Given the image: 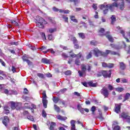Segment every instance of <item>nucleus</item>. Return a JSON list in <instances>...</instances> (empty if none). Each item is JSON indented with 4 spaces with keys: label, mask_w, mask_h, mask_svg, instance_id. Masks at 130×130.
<instances>
[{
    "label": "nucleus",
    "mask_w": 130,
    "mask_h": 130,
    "mask_svg": "<svg viewBox=\"0 0 130 130\" xmlns=\"http://www.w3.org/2000/svg\"><path fill=\"white\" fill-rule=\"evenodd\" d=\"M56 126V123L54 122H51L50 125L49 129L54 130V128Z\"/></svg>",
    "instance_id": "2eb2a0df"
},
{
    "label": "nucleus",
    "mask_w": 130,
    "mask_h": 130,
    "mask_svg": "<svg viewBox=\"0 0 130 130\" xmlns=\"http://www.w3.org/2000/svg\"><path fill=\"white\" fill-rule=\"evenodd\" d=\"M75 122H76V121L74 120H72L71 121L70 123L71 125V128L76 127V125L75 124Z\"/></svg>",
    "instance_id": "473e14b6"
},
{
    "label": "nucleus",
    "mask_w": 130,
    "mask_h": 130,
    "mask_svg": "<svg viewBox=\"0 0 130 130\" xmlns=\"http://www.w3.org/2000/svg\"><path fill=\"white\" fill-rule=\"evenodd\" d=\"M11 108L12 109H16V104L14 102H11Z\"/></svg>",
    "instance_id": "c9c22d12"
},
{
    "label": "nucleus",
    "mask_w": 130,
    "mask_h": 130,
    "mask_svg": "<svg viewBox=\"0 0 130 130\" xmlns=\"http://www.w3.org/2000/svg\"><path fill=\"white\" fill-rule=\"evenodd\" d=\"M101 10H103V9H109L110 11H113L114 10V7L117 8L118 7V4L116 3H113L112 4H107V3H105L104 4L100 5Z\"/></svg>",
    "instance_id": "f03ea898"
},
{
    "label": "nucleus",
    "mask_w": 130,
    "mask_h": 130,
    "mask_svg": "<svg viewBox=\"0 0 130 130\" xmlns=\"http://www.w3.org/2000/svg\"><path fill=\"white\" fill-rule=\"evenodd\" d=\"M102 72L104 78H110L111 77V71H103Z\"/></svg>",
    "instance_id": "0eeeda50"
},
{
    "label": "nucleus",
    "mask_w": 130,
    "mask_h": 130,
    "mask_svg": "<svg viewBox=\"0 0 130 130\" xmlns=\"http://www.w3.org/2000/svg\"><path fill=\"white\" fill-rule=\"evenodd\" d=\"M111 24H112V25H113V24H114V22H115V21H116V17H115V15H112L111 17Z\"/></svg>",
    "instance_id": "b1692460"
},
{
    "label": "nucleus",
    "mask_w": 130,
    "mask_h": 130,
    "mask_svg": "<svg viewBox=\"0 0 130 130\" xmlns=\"http://www.w3.org/2000/svg\"><path fill=\"white\" fill-rule=\"evenodd\" d=\"M24 106L28 109H31V107H30V105H28V103H25Z\"/></svg>",
    "instance_id": "4d7b16f0"
},
{
    "label": "nucleus",
    "mask_w": 130,
    "mask_h": 130,
    "mask_svg": "<svg viewBox=\"0 0 130 130\" xmlns=\"http://www.w3.org/2000/svg\"><path fill=\"white\" fill-rule=\"evenodd\" d=\"M48 38L49 40H53V36H52V35H49Z\"/></svg>",
    "instance_id": "6e6d98bb"
},
{
    "label": "nucleus",
    "mask_w": 130,
    "mask_h": 130,
    "mask_svg": "<svg viewBox=\"0 0 130 130\" xmlns=\"http://www.w3.org/2000/svg\"><path fill=\"white\" fill-rule=\"evenodd\" d=\"M81 70L83 73H86V71H87V66H86V64H81Z\"/></svg>",
    "instance_id": "6ab92c4d"
},
{
    "label": "nucleus",
    "mask_w": 130,
    "mask_h": 130,
    "mask_svg": "<svg viewBox=\"0 0 130 130\" xmlns=\"http://www.w3.org/2000/svg\"><path fill=\"white\" fill-rule=\"evenodd\" d=\"M18 92L16 90H9V95H17Z\"/></svg>",
    "instance_id": "5701e85b"
},
{
    "label": "nucleus",
    "mask_w": 130,
    "mask_h": 130,
    "mask_svg": "<svg viewBox=\"0 0 130 130\" xmlns=\"http://www.w3.org/2000/svg\"><path fill=\"white\" fill-rule=\"evenodd\" d=\"M108 89L110 90V91H112V90H113V86L109 84L108 85Z\"/></svg>",
    "instance_id": "680f3d73"
},
{
    "label": "nucleus",
    "mask_w": 130,
    "mask_h": 130,
    "mask_svg": "<svg viewBox=\"0 0 130 130\" xmlns=\"http://www.w3.org/2000/svg\"><path fill=\"white\" fill-rule=\"evenodd\" d=\"M105 36H106L107 38L108 39L109 41H110V42H113V38L111 36L109 35V34L106 35Z\"/></svg>",
    "instance_id": "a878e982"
},
{
    "label": "nucleus",
    "mask_w": 130,
    "mask_h": 130,
    "mask_svg": "<svg viewBox=\"0 0 130 130\" xmlns=\"http://www.w3.org/2000/svg\"><path fill=\"white\" fill-rule=\"evenodd\" d=\"M11 45H19V42H12L10 43Z\"/></svg>",
    "instance_id": "09e8293b"
},
{
    "label": "nucleus",
    "mask_w": 130,
    "mask_h": 130,
    "mask_svg": "<svg viewBox=\"0 0 130 130\" xmlns=\"http://www.w3.org/2000/svg\"><path fill=\"white\" fill-rule=\"evenodd\" d=\"M75 64H76V66H80L81 64V61H80L79 59H76L75 61Z\"/></svg>",
    "instance_id": "f704fd0d"
},
{
    "label": "nucleus",
    "mask_w": 130,
    "mask_h": 130,
    "mask_svg": "<svg viewBox=\"0 0 130 130\" xmlns=\"http://www.w3.org/2000/svg\"><path fill=\"white\" fill-rule=\"evenodd\" d=\"M41 61L43 63H45L46 64H50L51 63V61L46 58H43Z\"/></svg>",
    "instance_id": "9b49d317"
},
{
    "label": "nucleus",
    "mask_w": 130,
    "mask_h": 130,
    "mask_svg": "<svg viewBox=\"0 0 130 130\" xmlns=\"http://www.w3.org/2000/svg\"><path fill=\"white\" fill-rule=\"evenodd\" d=\"M96 75V77H98V78H99V77H101V76L102 75V72H99V73L95 74Z\"/></svg>",
    "instance_id": "69168bd1"
},
{
    "label": "nucleus",
    "mask_w": 130,
    "mask_h": 130,
    "mask_svg": "<svg viewBox=\"0 0 130 130\" xmlns=\"http://www.w3.org/2000/svg\"><path fill=\"white\" fill-rule=\"evenodd\" d=\"M42 114L43 117H46V116H47L46 112H45L44 110L42 111Z\"/></svg>",
    "instance_id": "de8ad7c7"
},
{
    "label": "nucleus",
    "mask_w": 130,
    "mask_h": 130,
    "mask_svg": "<svg viewBox=\"0 0 130 130\" xmlns=\"http://www.w3.org/2000/svg\"><path fill=\"white\" fill-rule=\"evenodd\" d=\"M80 24H81L82 25H83L84 28H87L88 26H87V24H86V23H85V22L84 21H81Z\"/></svg>",
    "instance_id": "5fc2aeb1"
},
{
    "label": "nucleus",
    "mask_w": 130,
    "mask_h": 130,
    "mask_svg": "<svg viewBox=\"0 0 130 130\" xmlns=\"http://www.w3.org/2000/svg\"><path fill=\"white\" fill-rule=\"evenodd\" d=\"M11 23L14 26H19V23L15 20H12Z\"/></svg>",
    "instance_id": "ea45409f"
},
{
    "label": "nucleus",
    "mask_w": 130,
    "mask_h": 130,
    "mask_svg": "<svg viewBox=\"0 0 130 130\" xmlns=\"http://www.w3.org/2000/svg\"><path fill=\"white\" fill-rule=\"evenodd\" d=\"M64 74L66 76H70V75L72 74V71L70 70L67 71L66 72H64Z\"/></svg>",
    "instance_id": "a19ab883"
},
{
    "label": "nucleus",
    "mask_w": 130,
    "mask_h": 130,
    "mask_svg": "<svg viewBox=\"0 0 130 130\" xmlns=\"http://www.w3.org/2000/svg\"><path fill=\"white\" fill-rule=\"evenodd\" d=\"M72 40L74 44H77L78 40H77V39L76 38V37H73L72 38Z\"/></svg>",
    "instance_id": "e433bc0d"
},
{
    "label": "nucleus",
    "mask_w": 130,
    "mask_h": 130,
    "mask_svg": "<svg viewBox=\"0 0 130 130\" xmlns=\"http://www.w3.org/2000/svg\"><path fill=\"white\" fill-rule=\"evenodd\" d=\"M37 76L38 77H39V78H41V79H43V78H44V75L41 73H38Z\"/></svg>",
    "instance_id": "a18cd8bd"
},
{
    "label": "nucleus",
    "mask_w": 130,
    "mask_h": 130,
    "mask_svg": "<svg viewBox=\"0 0 130 130\" xmlns=\"http://www.w3.org/2000/svg\"><path fill=\"white\" fill-rule=\"evenodd\" d=\"M23 93L25 95H27V94H28V89L27 88H24Z\"/></svg>",
    "instance_id": "774afa93"
},
{
    "label": "nucleus",
    "mask_w": 130,
    "mask_h": 130,
    "mask_svg": "<svg viewBox=\"0 0 130 130\" xmlns=\"http://www.w3.org/2000/svg\"><path fill=\"white\" fill-rule=\"evenodd\" d=\"M54 109L57 111V112H59L60 111V109L59 108V107L57 106L56 105H54Z\"/></svg>",
    "instance_id": "72a5a7b5"
},
{
    "label": "nucleus",
    "mask_w": 130,
    "mask_h": 130,
    "mask_svg": "<svg viewBox=\"0 0 130 130\" xmlns=\"http://www.w3.org/2000/svg\"><path fill=\"white\" fill-rule=\"evenodd\" d=\"M87 84L89 86V87H97V85H98L97 83H93V81H92L88 82Z\"/></svg>",
    "instance_id": "4468645a"
},
{
    "label": "nucleus",
    "mask_w": 130,
    "mask_h": 130,
    "mask_svg": "<svg viewBox=\"0 0 130 130\" xmlns=\"http://www.w3.org/2000/svg\"><path fill=\"white\" fill-rule=\"evenodd\" d=\"M105 32V29L103 28H101L99 30V36H105L106 35H108L109 34H110V31H107L105 34L104 33Z\"/></svg>",
    "instance_id": "423d86ee"
},
{
    "label": "nucleus",
    "mask_w": 130,
    "mask_h": 130,
    "mask_svg": "<svg viewBox=\"0 0 130 130\" xmlns=\"http://www.w3.org/2000/svg\"><path fill=\"white\" fill-rule=\"evenodd\" d=\"M129 97H130V93H126L125 94V96H124V100L123 101V102H124L125 101H126V100H128V99H129Z\"/></svg>",
    "instance_id": "aec40b11"
},
{
    "label": "nucleus",
    "mask_w": 130,
    "mask_h": 130,
    "mask_svg": "<svg viewBox=\"0 0 130 130\" xmlns=\"http://www.w3.org/2000/svg\"><path fill=\"white\" fill-rule=\"evenodd\" d=\"M37 26L40 29L44 28V25L47 24V22L44 20V19L40 17L36 21Z\"/></svg>",
    "instance_id": "7ed1b4c3"
},
{
    "label": "nucleus",
    "mask_w": 130,
    "mask_h": 130,
    "mask_svg": "<svg viewBox=\"0 0 130 130\" xmlns=\"http://www.w3.org/2000/svg\"><path fill=\"white\" fill-rule=\"evenodd\" d=\"M103 10L104 15H107L109 11V9L108 8H106L105 9H103Z\"/></svg>",
    "instance_id": "4c0bfd02"
},
{
    "label": "nucleus",
    "mask_w": 130,
    "mask_h": 130,
    "mask_svg": "<svg viewBox=\"0 0 130 130\" xmlns=\"http://www.w3.org/2000/svg\"><path fill=\"white\" fill-rule=\"evenodd\" d=\"M27 119H29V120H31V121H34V118L32 116H27Z\"/></svg>",
    "instance_id": "37998d69"
},
{
    "label": "nucleus",
    "mask_w": 130,
    "mask_h": 130,
    "mask_svg": "<svg viewBox=\"0 0 130 130\" xmlns=\"http://www.w3.org/2000/svg\"><path fill=\"white\" fill-rule=\"evenodd\" d=\"M113 67H114V64L109 63H108L107 68H108L109 69H112V68H113Z\"/></svg>",
    "instance_id": "58836bf2"
},
{
    "label": "nucleus",
    "mask_w": 130,
    "mask_h": 130,
    "mask_svg": "<svg viewBox=\"0 0 130 130\" xmlns=\"http://www.w3.org/2000/svg\"><path fill=\"white\" fill-rule=\"evenodd\" d=\"M22 99H23L24 100H25V101H28V100H30V98L28 96H23L22 97Z\"/></svg>",
    "instance_id": "864d4df0"
},
{
    "label": "nucleus",
    "mask_w": 130,
    "mask_h": 130,
    "mask_svg": "<svg viewBox=\"0 0 130 130\" xmlns=\"http://www.w3.org/2000/svg\"><path fill=\"white\" fill-rule=\"evenodd\" d=\"M56 118L57 119H59L60 120H67L68 119V118L67 117H63L61 116L60 115H58L56 116Z\"/></svg>",
    "instance_id": "dca6fc26"
},
{
    "label": "nucleus",
    "mask_w": 130,
    "mask_h": 130,
    "mask_svg": "<svg viewBox=\"0 0 130 130\" xmlns=\"http://www.w3.org/2000/svg\"><path fill=\"white\" fill-rule=\"evenodd\" d=\"M70 20H71L72 22H74V23H78V20H77V19H76V17L74 16H70Z\"/></svg>",
    "instance_id": "412c9836"
},
{
    "label": "nucleus",
    "mask_w": 130,
    "mask_h": 130,
    "mask_svg": "<svg viewBox=\"0 0 130 130\" xmlns=\"http://www.w3.org/2000/svg\"><path fill=\"white\" fill-rule=\"evenodd\" d=\"M125 119H126V121L128 123H130V117H129V116H128Z\"/></svg>",
    "instance_id": "0e129e2a"
},
{
    "label": "nucleus",
    "mask_w": 130,
    "mask_h": 130,
    "mask_svg": "<svg viewBox=\"0 0 130 130\" xmlns=\"http://www.w3.org/2000/svg\"><path fill=\"white\" fill-rule=\"evenodd\" d=\"M92 57V53H89L86 56L87 59H89V58H91Z\"/></svg>",
    "instance_id": "3c124183"
},
{
    "label": "nucleus",
    "mask_w": 130,
    "mask_h": 130,
    "mask_svg": "<svg viewBox=\"0 0 130 130\" xmlns=\"http://www.w3.org/2000/svg\"><path fill=\"white\" fill-rule=\"evenodd\" d=\"M4 113H5V114H9V113H10V111L9 110V107H4Z\"/></svg>",
    "instance_id": "4be33fe9"
},
{
    "label": "nucleus",
    "mask_w": 130,
    "mask_h": 130,
    "mask_svg": "<svg viewBox=\"0 0 130 130\" xmlns=\"http://www.w3.org/2000/svg\"><path fill=\"white\" fill-rule=\"evenodd\" d=\"M124 90V89H123V88L120 87H118L115 88V90L117 92H123Z\"/></svg>",
    "instance_id": "c756f323"
},
{
    "label": "nucleus",
    "mask_w": 130,
    "mask_h": 130,
    "mask_svg": "<svg viewBox=\"0 0 130 130\" xmlns=\"http://www.w3.org/2000/svg\"><path fill=\"white\" fill-rule=\"evenodd\" d=\"M43 96L42 103L44 108H47V104H48V100H47V96L46 95V91L44 90L42 93Z\"/></svg>",
    "instance_id": "20e7f679"
},
{
    "label": "nucleus",
    "mask_w": 130,
    "mask_h": 130,
    "mask_svg": "<svg viewBox=\"0 0 130 130\" xmlns=\"http://www.w3.org/2000/svg\"><path fill=\"white\" fill-rule=\"evenodd\" d=\"M119 63V68L120 70H122V71H124L125 70V68H126V66L123 62H120Z\"/></svg>",
    "instance_id": "ddd939ff"
},
{
    "label": "nucleus",
    "mask_w": 130,
    "mask_h": 130,
    "mask_svg": "<svg viewBox=\"0 0 130 130\" xmlns=\"http://www.w3.org/2000/svg\"><path fill=\"white\" fill-rule=\"evenodd\" d=\"M91 69H92V65H91V64H88L87 70L88 73H90V72H91Z\"/></svg>",
    "instance_id": "79ce46f5"
},
{
    "label": "nucleus",
    "mask_w": 130,
    "mask_h": 130,
    "mask_svg": "<svg viewBox=\"0 0 130 130\" xmlns=\"http://www.w3.org/2000/svg\"><path fill=\"white\" fill-rule=\"evenodd\" d=\"M101 94L103 95L105 98H108L109 96V91L106 88H103L101 90Z\"/></svg>",
    "instance_id": "39448f33"
},
{
    "label": "nucleus",
    "mask_w": 130,
    "mask_h": 130,
    "mask_svg": "<svg viewBox=\"0 0 130 130\" xmlns=\"http://www.w3.org/2000/svg\"><path fill=\"white\" fill-rule=\"evenodd\" d=\"M52 100L54 102V103H57V102H58V101H59V98H57V97H55V96H53V99Z\"/></svg>",
    "instance_id": "bb28decb"
},
{
    "label": "nucleus",
    "mask_w": 130,
    "mask_h": 130,
    "mask_svg": "<svg viewBox=\"0 0 130 130\" xmlns=\"http://www.w3.org/2000/svg\"><path fill=\"white\" fill-rule=\"evenodd\" d=\"M62 18L64 19L65 23H69V17H67L66 15H62Z\"/></svg>",
    "instance_id": "c85d7f7f"
},
{
    "label": "nucleus",
    "mask_w": 130,
    "mask_h": 130,
    "mask_svg": "<svg viewBox=\"0 0 130 130\" xmlns=\"http://www.w3.org/2000/svg\"><path fill=\"white\" fill-rule=\"evenodd\" d=\"M70 57H77L79 59V58H81V57H82V53L81 52H80L79 54H78L77 55L76 54H70Z\"/></svg>",
    "instance_id": "f8f14e48"
},
{
    "label": "nucleus",
    "mask_w": 130,
    "mask_h": 130,
    "mask_svg": "<svg viewBox=\"0 0 130 130\" xmlns=\"http://www.w3.org/2000/svg\"><path fill=\"white\" fill-rule=\"evenodd\" d=\"M90 111L92 112H95V111H96V107L92 106L90 109Z\"/></svg>",
    "instance_id": "603ef678"
},
{
    "label": "nucleus",
    "mask_w": 130,
    "mask_h": 130,
    "mask_svg": "<svg viewBox=\"0 0 130 130\" xmlns=\"http://www.w3.org/2000/svg\"><path fill=\"white\" fill-rule=\"evenodd\" d=\"M95 118H96V119H97V118H99V119H100V120H101V121H103V120H104V118L102 116V113H100L99 116L96 117Z\"/></svg>",
    "instance_id": "393cba45"
},
{
    "label": "nucleus",
    "mask_w": 130,
    "mask_h": 130,
    "mask_svg": "<svg viewBox=\"0 0 130 130\" xmlns=\"http://www.w3.org/2000/svg\"><path fill=\"white\" fill-rule=\"evenodd\" d=\"M56 31V29L55 28H50L49 29V33H53V32H55Z\"/></svg>",
    "instance_id": "c03bdc74"
},
{
    "label": "nucleus",
    "mask_w": 130,
    "mask_h": 130,
    "mask_svg": "<svg viewBox=\"0 0 130 130\" xmlns=\"http://www.w3.org/2000/svg\"><path fill=\"white\" fill-rule=\"evenodd\" d=\"M10 122V120L8 116H4V118L3 120V123L5 125V126H8V123Z\"/></svg>",
    "instance_id": "9d476101"
},
{
    "label": "nucleus",
    "mask_w": 130,
    "mask_h": 130,
    "mask_svg": "<svg viewBox=\"0 0 130 130\" xmlns=\"http://www.w3.org/2000/svg\"><path fill=\"white\" fill-rule=\"evenodd\" d=\"M41 35L43 39H46V37H45V34L44 32H41Z\"/></svg>",
    "instance_id": "bf43d9fd"
},
{
    "label": "nucleus",
    "mask_w": 130,
    "mask_h": 130,
    "mask_svg": "<svg viewBox=\"0 0 130 130\" xmlns=\"http://www.w3.org/2000/svg\"><path fill=\"white\" fill-rule=\"evenodd\" d=\"M120 33H121V34L122 35L123 37H124L125 38V39H126V41L127 42H129V40H128V39L126 38L125 37V36H124V31H123V30H120Z\"/></svg>",
    "instance_id": "cd10ccee"
},
{
    "label": "nucleus",
    "mask_w": 130,
    "mask_h": 130,
    "mask_svg": "<svg viewBox=\"0 0 130 130\" xmlns=\"http://www.w3.org/2000/svg\"><path fill=\"white\" fill-rule=\"evenodd\" d=\"M78 74L79 75V77H83L84 76V74H85V73H83V71H79Z\"/></svg>",
    "instance_id": "49530a36"
},
{
    "label": "nucleus",
    "mask_w": 130,
    "mask_h": 130,
    "mask_svg": "<svg viewBox=\"0 0 130 130\" xmlns=\"http://www.w3.org/2000/svg\"><path fill=\"white\" fill-rule=\"evenodd\" d=\"M114 130H120V126L119 125H116L114 127Z\"/></svg>",
    "instance_id": "13d9d810"
},
{
    "label": "nucleus",
    "mask_w": 130,
    "mask_h": 130,
    "mask_svg": "<svg viewBox=\"0 0 130 130\" xmlns=\"http://www.w3.org/2000/svg\"><path fill=\"white\" fill-rule=\"evenodd\" d=\"M68 3H74L75 6H77V4L80 3V0H67Z\"/></svg>",
    "instance_id": "a211bd4d"
},
{
    "label": "nucleus",
    "mask_w": 130,
    "mask_h": 130,
    "mask_svg": "<svg viewBox=\"0 0 130 130\" xmlns=\"http://www.w3.org/2000/svg\"><path fill=\"white\" fill-rule=\"evenodd\" d=\"M107 63H105V62H103L102 63V67H103V68H107V66H108Z\"/></svg>",
    "instance_id": "338daca9"
},
{
    "label": "nucleus",
    "mask_w": 130,
    "mask_h": 130,
    "mask_svg": "<svg viewBox=\"0 0 130 130\" xmlns=\"http://www.w3.org/2000/svg\"><path fill=\"white\" fill-rule=\"evenodd\" d=\"M77 109L82 113V114H84V111H85V112H89V109H84L82 108V106H81V105H77Z\"/></svg>",
    "instance_id": "6e6552de"
},
{
    "label": "nucleus",
    "mask_w": 130,
    "mask_h": 130,
    "mask_svg": "<svg viewBox=\"0 0 130 130\" xmlns=\"http://www.w3.org/2000/svg\"><path fill=\"white\" fill-rule=\"evenodd\" d=\"M78 35L79 37H80V38H82V39H85V34H84L83 32H79L78 33Z\"/></svg>",
    "instance_id": "7c9ffc66"
},
{
    "label": "nucleus",
    "mask_w": 130,
    "mask_h": 130,
    "mask_svg": "<svg viewBox=\"0 0 130 130\" xmlns=\"http://www.w3.org/2000/svg\"><path fill=\"white\" fill-rule=\"evenodd\" d=\"M74 94L76 96H78V97H80V96H81V94H80V93H79L77 91L74 92Z\"/></svg>",
    "instance_id": "e2e57ef3"
},
{
    "label": "nucleus",
    "mask_w": 130,
    "mask_h": 130,
    "mask_svg": "<svg viewBox=\"0 0 130 130\" xmlns=\"http://www.w3.org/2000/svg\"><path fill=\"white\" fill-rule=\"evenodd\" d=\"M62 57H64V58H68L69 57V56H68L66 53H62Z\"/></svg>",
    "instance_id": "052dcab7"
},
{
    "label": "nucleus",
    "mask_w": 130,
    "mask_h": 130,
    "mask_svg": "<svg viewBox=\"0 0 130 130\" xmlns=\"http://www.w3.org/2000/svg\"><path fill=\"white\" fill-rule=\"evenodd\" d=\"M119 8L120 10H121V11H122L123 9H124V3H123V2H122L120 3Z\"/></svg>",
    "instance_id": "2f4dec72"
},
{
    "label": "nucleus",
    "mask_w": 130,
    "mask_h": 130,
    "mask_svg": "<svg viewBox=\"0 0 130 130\" xmlns=\"http://www.w3.org/2000/svg\"><path fill=\"white\" fill-rule=\"evenodd\" d=\"M94 54L98 57L99 55H102V56H107L108 54H111L112 55H116L118 54L117 52H114L113 51L106 50V52H102L99 50L98 49H94L93 50Z\"/></svg>",
    "instance_id": "f257e3e1"
},
{
    "label": "nucleus",
    "mask_w": 130,
    "mask_h": 130,
    "mask_svg": "<svg viewBox=\"0 0 130 130\" xmlns=\"http://www.w3.org/2000/svg\"><path fill=\"white\" fill-rule=\"evenodd\" d=\"M121 105H122V104H116L115 105V109L114 111L116 112V113H119L120 112V109L121 108Z\"/></svg>",
    "instance_id": "1a4fd4ad"
},
{
    "label": "nucleus",
    "mask_w": 130,
    "mask_h": 130,
    "mask_svg": "<svg viewBox=\"0 0 130 130\" xmlns=\"http://www.w3.org/2000/svg\"><path fill=\"white\" fill-rule=\"evenodd\" d=\"M128 116L126 115V113H125L124 112H123L120 114L119 118H122L123 120H124V119H125Z\"/></svg>",
    "instance_id": "f3484780"
},
{
    "label": "nucleus",
    "mask_w": 130,
    "mask_h": 130,
    "mask_svg": "<svg viewBox=\"0 0 130 130\" xmlns=\"http://www.w3.org/2000/svg\"><path fill=\"white\" fill-rule=\"evenodd\" d=\"M4 93H5V94H6L7 95H8V94H10V90H9L8 89H5L4 90Z\"/></svg>",
    "instance_id": "8fccbe9b"
}]
</instances>
